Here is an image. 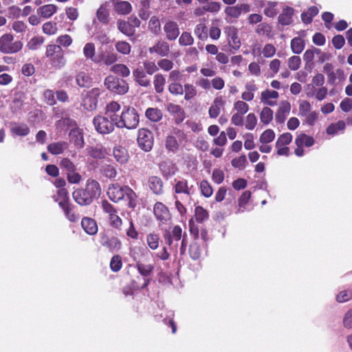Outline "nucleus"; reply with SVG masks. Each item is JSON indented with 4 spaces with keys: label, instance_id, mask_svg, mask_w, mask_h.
<instances>
[{
    "label": "nucleus",
    "instance_id": "nucleus-29",
    "mask_svg": "<svg viewBox=\"0 0 352 352\" xmlns=\"http://www.w3.org/2000/svg\"><path fill=\"white\" fill-rule=\"evenodd\" d=\"M96 54V47L95 45L93 43H87L83 47V54L84 56L93 61L95 63H99L101 61V59L99 58L95 57Z\"/></svg>",
    "mask_w": 352,
    "mask_h": 352
},
{
    "label": "nucleus",
    "instance_id": "nucleus-24",
    "mask_svg": "<svg viewBox=\"0 0 352 352\" xmlns=\"http://www.w3.org/2000/svg\"><path fill=\"white\" fill-rule=\"evenodd\" d=\"M148 186L155 195H161L164 192L163 182L161 178L157 176L150 177L148 179Z\"/></svg>",
    "mask_w": 352,
    "mask_h": 352
},
{
    "label": "nucleus",
    "instance_id": "nucleus-31",
    "mask_svg": "<svg viewBox=\"0 0 352 352\" xmlns=\"http://www.w3.org/2000/svg\"><path fill=\"white\" fill-rule=\"evenodd\" d=\"M160 170L164 177L168 178L174 175L178 168L175 164L171 162H163L160 164Z\"/></svg>",
    "mask_w": 352,
    "mask_h": 352
},
{
    "label": "nucleus",
    "instance_id": "nucleus-56",
    "mask_svg": "<svg viewBox=\"0 0 352 352\" xmlns=\"http://www.w3.org/2000/svg\"><path fill=\"white\" fill-rule=\"evenodd\" d=\"M44 42V38L42 36H34L32 38L27 44L29 50H36L41 46Z\"/></svg>",
    "mask_w": 352,
    "mask_h": 352
},
{
    "label": "nucleus",
    "instance_id": "nucleus-38",
    "mask_svg": "<svg viewBox=\"0 0 352 352\" xmlns=\"http://www.w3.org/2000/svg\"><path fill=\"white\" fill-rule=\"evenodd\" d=\"M117 23L118 30L126 36H131L135 34V30L133 29L128 21L118 20Z\"/></svg>",
    "mask_w": 352,
    "mask_h": 352
},
{
    "label": "nucleus",
    "instance_id": "nucleus-7",
    "mask_svg": "<svg viewBox=\"0 0 352 352\" xmlns=\"http://www.w3.org/2000/svg\"><path fill=\"white\" fill-rule=\"evenodd\" d=\"M102 91V89L98 87L91 89L83 97L81 105L87 111H91L96 109L98 102V98Z\"/></svg>",
    "mask_w": 352,
    "mask_h": 352
},
{
    "label": "nucleus",
    "instance_id": "nucleus-57",
    "mask_svg": "<svg viewBox=\"0 0 352 352\" xmlns=\"http://www.w3.org/2000/svg\"><path fill=\"white\" fill-rule=\"evenodd\" d=\"M100 59L103 60L106 65H111L118 60V56L115 52L109 51L102 54Z\"/></svg>",
    "mask_w": 352,
    "mask_h": 352
},
{
    "label": "nucleus",
    "instance_id": "nucleus-59",
    "mask_svg": "<svg viewBox=\"0 0 352 352\" xmlns=\"http://www.w3.org/2000/svg\"><path fill=\"white\" fill-rule=\"evenodd\" d=\"M116 50L124 54L127 55L131 52V45L126 41H118L115 45Z\"/></svg>",
    "mask_w": 352,
    "mask_h": 352
},
{
    "label": "nucleus",
    "instance_id": "nucleus-27",
    "mask_svg": "<svg viewBox=\"0 0 352 352\" xmlns=\"http://www.w3.org/2000/svg\"><path fill=\"white\" fill-rule=\"evenodd\" d=\"M67 147L68 144L66 142H57L50 144L47 148L51 154L57 155L63 153Z\"/></svg>",
    "mask_w": 352,
    "mask_h": 352
},
{
    "label": "nucleus",
    "instance_id": "nucleus-52",
    "mask_svg": "<svg viewBox=\"0 0 352 352\" xmlns=\"http://www.w3.org/2000/svg\"><path fill=\"white\" fill-rule=\"evenodd\" d=\"M159 236L156 234L150 233L146 236V243L151 250H156L159 247Z\"/></svg>",
    "mask_w": 352,
    "mask_h": 352
},
{
    "label": "nucleus",
    "instance_id": "nucleus-10",
    "mask_svg": "<svg viewBox=\"0 0 352 352\" xmlns=\"http://www.w3.org/2000/svg\"><path fill=\"white\" fill-rule=\"evenodd\" d=\"M120 104L115 101L108 103L104 109V116L109 119L116 127H118L119 119H120Z\"/></svg>",
    "mask_w": 352,
    "mask_h": 352
},
{
    "label": "nucleus",
    "instance_id": "nucleus-58",
    "mask_svg": "<svg viewBox=\"0 0 352 352\" xmlns=\"http://www.w3.org/2000/svg\"><path fill=\"white\" fill-rule=\"evenodd\" d=\"M149 30L155 34H158L161 30L160 23L159 19L153 16L148 23Z\"/></svg>",
    "mask_w": 352,
    "mask_h": 352
},
{
    "label": "nucleus",
    "instance_id": "nucleus-4",
    "mask_svg": "<svg viewBox=\"0 0 352 352\" xmlns=\"http://www.w3.org/2000/svg\"><path fill=\"white\" fill-rule=\"evenodd\" d=\"M14 37L10 34H5L0 37V52L3 54H14L23 47L20 41H13Z\"/></svg>",
    "mask_w": 352,
    "mask_h": 352
},
{
    "label": "nucleus",
    "instance_id": "nucleus-26",
    "mask_svg": "<svg viewBox=\"0 0 352 352\" xmlns=\"http://www.w3.org/2000/svg\"><path fill=\"white\" fill-rule=\"evenodd\" d=\"M319 10L316 6H311L301 13V20L305 24H310L313 21V18L316 16Z\"/></svg>",
    "mask_w": 352,
    "mask_h": 352
},
{
    "label": "nucleus",
    "instance_id": "nucleus-54",
    "mask_svg": "<svg viewBox=\"0 0 352 352\" xmlns=\"http://www.w3.org/2000/svg\"><path fill=\"white\" fill-rule=\"evenodd\" d=\"M199 188L202 195L205 197H210L213 193V189L212 186L206 180H202L200 182Z\"/></svg>",
    "mask_w": 352,
    "mask_h": 352
},
{
    "label": "nucleus",
    "instance_id": "nucleus-12",
    "mask_svg": "<svg viewBox=\"0 0 352 352\" xmlns=\"http://www.w3.org/2000/svg\"><path fill=\"white\" fill-rule=\"evenodd\" d=\"M250 10V6L247 3L237 4L234 6L226 7L225 13L232 18H239L242 13H248Z\"/></svg>",
    "mask_w": 352,
    "mask_h": 352
},
{
    "label": "nucleus",
    "instance_id": "nucleus-63",
    "mask_svg": "<svg viewBox=\"0 0 352 352\" xmlns=\"http://www.w3.org/2000/svg\"><path fill=\"white\" fill-rule=\"evenodd\" d=\"M288 67L292 71L298 70L301 65V58L298 56H291L287 61Z\"/></svg>",
    "mask_w": 352,
    "mask_h": 352
},
{
    "label": "nucleus",
    "instance_id": "nucleus-39",
    "mask_svg": "<svg viewBox=\"0 0 352 352\" xmlns=\"http://www.w3.org/2000/svg\"><path fill=\"white\" fill-rule=\"evenodd\" d=\"M115 10L119 14H128L132 10V6L130 3L125 1H118L114 5Z\"/></svg>",
    "mask_w": 352,
    "mask_h": 352
},
{
    "label": "nucleus",
    "instance_id": "nucleus-30",
    "mask_svg": "<svg viewBox=\"0 0 352 352\" xmlns=\"http://www.w3.org/2000/svg\"><path fill=\"white\" fill-rule=\"evenodd\" d=\"M57 6L54 4L44 5L37 10V13L39 16L48 19L57 11Z\"/></svg>",
    "mask_w": 352,
    "mask_h": 352
},
{
    "label": "nucleus",
    "instance_id": "nucleus-13",
    "mask_svg": "<svg viewBox=\"0 0 352 352\" xmlns=\"http://www.w3.org/2000/svg\"><path fill=\"white\" fill-rule=\"evenodd\" d=\"M124 186H121L118 184H113L108 188L107 195L111 201L118 202L124 199Z\"/></svg>",
    "mask_w": 352,
    "mask_h": 352
},
{
    "label": "nucleus",
    "instance_id": "nucleus-33",
    "mask_svg": "<svg viewBox=\"0 0 352 352\" xmlns=\"http://www.w3.org/2000/svg\"><path fill=\"white\" fill-rule=\"evenodd\" d=\"M223 105V102L221 98L214 99L213 104L209 108L208 113L211 118H216L220 114L221 107Z\"/></svg>",
    "mask_w": 352,
    "mask_h": 352
},
{
    "label": "nucleus",
    "instance_id": "nucleus-9",
    "mask_svg": "<svg viewBox=\"0 0 352 352\" xmlns=\"http://www.w3.org/2000/svg\"><path fill=\"white\" fill-rule=\"evenodd\" d=\"M137 141L138 146L145 152L150 151L153 146V133L145 128L138 130Z\"/></svg>",
    "mask_w": 352,
    "mask_h": 352
},
{
    "label": "nucleus",
    "instance_id": "nucleus-23",
    "mask_svg": "<svg viewBox=\"0 0 352 352\" xmlns=\"http://www.w3.org/2000/svg\"><path fill=\"white\" fill-rule=\"evenodd\" d=\"M135 82L140 86L147 87L151 85V80L142 68H137L133 72Z\"/></svg>",
    "mask_w": 352,
    "mask_h": 352
},
{
    "label": "nucleus",
    "instance_id": "nucleus-48",
    "mask_svg": "<svg viewBox=\"0 0 352 352\" xmlns=\"http://www.w3.org/2000/svg\"><path fill=\"white\" fill-rule=\"evenodd\" d=\"M124 197H126L129 200V205L131 208L136 206L137 195L135 192L128 186H124Z\"/></svg>",
    "mask_w": 352,
    "mask_h": 352
},
{
    "label": "nucleus",
    "instance_id": "nucleus-60",
    "mask_svg": "<svg viewBox=\"0 0 352 352\" xmlns=\"http://www.w3.org/2000/svg\"><path fill=\"white\" fill-rule=\"evenodd\" d=\"M292 140V135L289 133H285L282 134L279 136L276 142V146L277 148L286 146L289 144Z\"/></svg>",
    "mask_w": 352,
    "mask_h": 352
},
{
    "label": "nucleus",
    "instance_id": "nucleus-25",
    "mask_svg": "<svg viewBox=\"0 0 352 352\" xmlns=\"http://www.w3.org/2000/svg\"><path fill=\"white\" fill-rule=\"evenodd\" d=\"M113 155L116 160L120 164H126L129 160V153L127 150L122 146L114 148Z\"/></svg>",
    "mask_w": 352,
    "mask_h": 352
},
{
    "label": "nucleus",
    "instance_id": "nucleus-14",
    "mask_svg": "<svg viewBox=\"0 0 352 352\" xmlns=\"http://www.w3.org/2000/svg\"><path fill=\"white\" fill-rule=\"evenodd\" d=\"M164 31L166 38L168 41L175 40L179 34V29L177 23L173 21H168L164 25Z\"/></svg>",
    "mask_w": 352,
    "mask_h": 352
},
{
    "label": "nucleus",
    "instance_id": "nucleus-5",
    "mask_svg": "<svg viewBox=\"0 0 352 352\" xmlns=\"http://www.w3.org/2000/svg\"><path fill=\"white\" fill-rule=\"evenodd\" d=\"M104 84L107 89L118 94H124L129 89L128 85L124 80L112 75L105 78Z\"/></svg>",
    "mask_w": 352,
    "mask_h": 352
},
{
    "label": "nucleus",
    "instance_id": "nucleus-64",
    "mask_svg": "<svg viewBox=\"0 0 352 352\" xmlns=\"http://www.w3.org/2000/svg\"><path fill=\"white\" fill-rule=\"evenodd\" d=\"M184 91L185 92L184 98L186 100H190L194 98L197 94L195 87L190 84H185L184 87Z\"/></svg>",
    "mask_w": 352,
    "mask_h": 352
},
{
    "label": "nucleus",
    "instance_id": "nucleus-2",
    "mask_svg": "<svg viewBox=\"0 0 352 352\" xmlns=\"http://www.w3.org/2000/svg\"><path fill=\"white\" fill-rule=\"evenodd\" d=\"M119 129L126 128L127 129H135L138 127L140 118L136 109L129 106H124L120 112L119 119Z\"/></svg>",
    "mask_w": 352,
    "mask_h": 352
},
{
    "label": "nucleus",
    "instance_id": "nucleus-3",
    "mask_svg": "<svg viewBox=\"0 0 352 352\" xmlns=\"http://www.w3.org/2000/svg\"><path fill=\"white\" fill-rule=\"evenodd\" d=\"M45 56L49 59L51 65L54 68L60 69L66 64L64 51L59 45H48L46 48Z\"/></svg>",
    "mask_w": 352,
    "mask_h": 352
},
{
    "label": "nucleus",
    "instance_id": "nucleus-16",
    "mask_svg": "<svg viewBox=\"0 0 352 352\" xmlns=\"http://www.w3.org/2000/svg\"><path fill=\"white\" fill-rule=\"evenodd\" d=\"M150 54L155 53L160 56H167L170 53L169 44L164 41H158L153 47L148 48Z\"/></svg>",
    "mask_w": 352,
    "mask_h": 352
},
{
    "label": "nucleus",
    "instance_id": "nucleus-20",
    "mask_svg": "<svg viewBox=\"0 0 352 352\" xmlns=\"http://www.w3.org/2000/svg\"><path fill=\"white\" fill-rule=\"evenodd\" d=\"M59 206L63 209L67 219L71 222H76L80 219V216L73 211L74 206L69 202L59 201Z\"/></svg>",
    "mask_w": 352,
    "mask_h": 352
},
{
    "label": "nucleus",
    "instance_id": "nucleus-53",
    "mask_svg": "<svg viewBox=\"0 0 352 352\" xmlns=\"http://www.w3.org/2000/svg\"><path fill=\"white\" fill-rule=\"evenodd\" d=\"M278 3L276 1H268L267 3V7L264 9V14L270 18L274 17L278 12L276 10V7L277 6Z\"/></svg>",
    "mask_w": 352,
    "mask_h": 352
},
{
    "label": "nucleus",
    "instance_id": "nucleus-62",
    "mask_svg": "<svg viewBox=\"0 0 352 352\" xmlns=\"http://www.w3.org/2000/svg\"><path fill=\"white\" fill-rule=\"evenodd\" d=\"M194 43V38L189 32H184L179 38V43L182 46L191 45Z\"/></svg>",
    "mask_w": 352,
    "mask_h": 352
},
{
    "label": "nucleus",
    "instance_id": "nucleus-43",
    "mask_svg": "<svg viewBox=\"0 0 352 352\" xmlns=\"http://www.w3.org/2000/svg\"><path fill=\"white\" fill-rule=\"evenodd\" d=\"M165 146L168 151L176 152L179 148L176 138L173 135H168L166 138Z\"/></svg>",
    "mask_w": 352,
    "mask_h": 352
},
{
    "label": "nucleus",
    "instance_id": "nucleus-46",
    "mask_svg": "<svg viewBox=\"0 0 352 352\" xmlns=\"http://www.w3.org/2000/svg\"><path fill=\"white\" fill-rule=\"evenodd\" d=\"M345 122L342 120H340L336 123L330 124L327 128V133L329 135H336L339 131H344L345 129Z\"/></svg>",
    "mask_w": 352,
    "mask_h": 352
},
{
    "label": "nucleus",
    "instance_id": "nucleus-1",
    "mask_svg": "<svg viewBox=\"0 0 352 352\" xmlns=\"http://www.w3.org/2000/svg\"><path fill=\"white\" fill-rule=\"evenodd\" d=\"M165 243L169 247V250L177 254L179 243L182 239L179 248L180 254H184L187 246L186 236H182V229L179 226H175L170 232H166L164 235Z\"/></svg>",
    "mask_w": 352,
    "mask_h": 352
},
{
    "label": "nucleus",
    "instance_id": "nucleus-37",
    "mask_svg": "<svg viewBox=\"0 0 352 352\" xmlns=\"http://www.w3.org/2000/svg\"><path fill=\"white\" fill-rule=\"evenodd\" d=\"M107 3H104L100 6L96 12V16L100 22L107 24L109 21V12L107 8Z\"/></svg>",
    "mask_w": 352,
    "mask_h": 352
},
{
    "label": "nucleus",
    "instance_id": "nucleus-8",
    "mask_svg": "<svg viewBox=\"0 0 352 352\" xmlns=\"http://www.w3.org/2000/svg\"><path fill=\"white\" fill-rule=\"evenodd\" d=\"M224 33L226 34L227 41L230 49L223 50L228 52L230 54H234L239 50L241 45L240 38L238 36V30L234 26H228L224 29Z\"/></svg>",
    "mask_w": 352,
    "mask_h": 352
},
{
    "label": "nucleus",
    "instance_id": "nucleus-47",
    "mask_svg": "<svg viewBox=\"0 0 352 352\" xmlns=\"http://www.w3.org/2000/svg\"><path fill=\"white\" fill-rule=\"evenodd\" d=\"M76 81L77 85L81 87H89L91 85V78L85 72L78 73L76 77Z\"/></svg>",
    "mask_w": 352,
    "mask_h": 352
},
{
    "label": "nucleus",
    "instance_id": "nucleus-19",
    "mask_svg": "<svg viewBox=\"0 0 352 352\" xmlns=\"http://www.w3.org/2000/svg\"><path fill=\"white\" fill-rule=\"evenodd\" d=\"M175 184L174 186V191L177 194H185L190 195L193 193V186H188L186 179H175Z\"/></svg>",
    "mask_w": 352,
    "mask_h": 352
},
{
    "label": "nucleus",
    "instance_id": "nucleus-18",
    "mask_svg": "<svg viewBox=\"0 0 352 352\" xmlns=\"http://www.w3.org/2000/svg\"><path fill=\"white\" fill-rule=\"evenodd\" d=\"M153 212L157 220L165 223L170 217L169 211L167 207L162 202H157L154 205Z\"/></svg>",
    "mask_w": 352,
    "mask_h": 352
},
{
    "label": "nucleus",
    "instance_id": "nucleus-40",
    "mask_svg": "<svg viewBox=\"0 0 352 352\" xmlns=\"http://www.w3.org/2000/svg\"><path fill=\"white\" fill-rule=\"evenodd\" d=\"M296 146H311L314 144V139L305 133H301L295 140Z\"/></svg>",
    "mask_w": 352,
    "mask_h": 352
},
{
    "label": "nucleus",
    "instance_id": "nucleus-6",
    "mask_svg": "<svg viewBox=\"0 0 352 352\" xmlns=\"http://www.w3.org/2000/svg\"><path fill=\"white\" fill-rule=\"evenodd\" d=\"M93 124L96 131L102 135L112 133L116 126L104 115H98L93 119Z\"/></svg>",
    "mask_w": 352,
    "mask_h": 352
},
{
    "label": "nucleus",
    "instance_id": "nucleus-32",
    "mask_svg": "<svg viewBox=\"0 0 352 352\" xmlns=\"http://www.w3.org/2000/svg\"><path fill=\"white\" fill-rule=\"evenodd\" d=\"M135 267L142 276L148 277L153 273L155 267L153 264H145L140 261H137Z\"/></svg>",
    "mask_w": 352,
    "mask_h": 352
},
{
    "label": "nucleus",
    "instance_id": "nucleus-41",
    "mask_svg": "<svg viewBox=\"0 0 352 352\" xmlns=\"http://www.w3.org/2000/svg\"><path fill=\"white\" fill-rule=\"evenodd\" d=\"M166 83V79L164 76L161 74L155 75L153 80V85L156 93L161 94L164 91V85Z\"/></svg>",
    "mask_w": 352,
    "mask_h": 352
},
{
    "label": "nucleus",
    "instance_id": "nucleus-36",
    "mask_svg": "<svg viewBox=\"0 0 352 352\" xmlns=\"http://www.w3.org/2000/svg\"><path fill=\"white\" fill-rule=\"evenodd\" d=\"M305 41L300 37H294L291 41V50L294 54H300L305 49Z\"/></svg>",
    "mask_w": 352,
    "mask_h": 352
},
{
    "label": "nucleus",
    "instance_id": "nucleus-22",
    "mask_svg": "<svg viewBox=\"0 0 352 352\" xmlns=\"http://www.w3.org/2000/svg\"><path fill=\"white\" fill-rule=\"evenodd\" d=\"M91 198L94 200L98 197L101 193L100 186L99 183L94 179H88L85 189Z\"/></svg>",
    "mask_w": 352,
    "mask_h": 352
},
{
    "label": "nucleus",
    "instance_id": "nucleus-28",
    "mask_svg": "<svg viewBox=\"0 0 352 352\" xmlns=\"http://www.w3.org/2000/svg\"><path fill=\"white\" fill-rule=\"evenodd\" d=\"M291 109L290 104L288 102H285L281 104L276 114V120L277 122L283 123L285 122L287 114Z\"/></svg>",
    "mask_w": 352,
    "mask_h": 352
},
{
    "label": "nucleus",
    "instance_id": "nucleus-11",
    "mask_svg": "<svg viewBox=\"0 0 352 352\" xmlns=\"http://www.w3.org/2000/svg\"><path fill=\"white\" fill-rule=\"evenodd\" d=\"M295 10L290 6H285L283 8L281 13L278 16V24L286 26L290 25L294 22Z\"/></svg>",
    "mask_w": 352,
    "mask_h": 352
},
{
    "label": "nucleus",
    "instance_id": "nucleus-51",
    "mask_svg": "<svg viewBox=\"0 0 352 352\" xmlns=\"http://www.w3.org/2000/svg\"><path fill=\"white\" fill-rule=\"evenodd\" d=\"M195 34L201 40L208 38V32L206 25L203 23L197 24L195 28Z\"/></svg>",
    "mask_w": 352,
    "mask_h": 352
},
{
    "label": "nucleus",
    "instance_id": "nucleus-17",
    "mask_svg": "<svg viewBox=\"0 0 352 352\" xmlns=\"http://www.w3.org/2000/svg\"><path fill=\"white\" fill-rule=\"evenodd\" d=\"M75 201L80 206L89 205L94 201L85 189H77L72 193Z\"/></svg>",
    "mask_w": 352,
    "mask_h": 352
},
{
    "label": "nucleus",
    "instance_id": "nucleus-35",
    "mask_svg": "<svg viewBox=\"0 0 352 352\" xmlns=\"http://www.w3.org/2000/svg\"><path fill=\"white\" fill-rule=\"evenodd\" d=\"M278 98V93L276 91H270V90H265L261 93V101L265 104L274 106L276 104V102L270 100V98L276 99Z\"/></svg>",
    "mask_w": 352,
    "mask_h": 352
},
{
    "label": "nucleus",
    "instance_id": "nucleus-45",
    "mask_svg": "<svg viewBox=\"0 0 352 352\" xmlns=\"http://www.w3.org/2000/svg\"><path fill=\"white\" fill-rule=\"evenodd\" d=\"M111 72L122 77H127L130 75V69L124 64H116L111 67Z\"/></svg>",
    "mask_w": 352,
    "mask_h": 352
},
{
    "label": "nucleus",
    "instance_id": "nucleus-50",
    "mask_svg": "<svg viewBox=\"0 0 352 352\" xmlns=\"http://www.w3.org/2000/svg\"><path fill=\"white\" fill-rule=\"evenodd\" d=\"M251 197V192L249 190H246L242 193L239 199V210L238 212H243L245 209V206L248 204L249 199Z\"/></svg>",
    "mask_w": 352,
    "mask_h": 352
},
{
    "label": "nucleus",
    "instance_id": "nucleus-55",
    "mask_svg": "<svg viewBox=\"0 0 352 352\" xmlns=\"http://www.w3.org/2000/svg\"><path fill=\"white\" fill-rule=\"evenodd\" d=\"M275 138V133L272 129L265 130L260 136L259 141L262 144H267L272 142Z\"/></svg>",
    "mask_w": 352,
    "mask_h": 352
},
{
    "label": "nucleus",
    "instance_id": "nucleus-44",
    "mask_svg": "<svg viewBox=\"0 0 352 352\" xmlns=\"http://www.w3.org/2000/svg\"><path fill=\"white\" fill-rule=\"evenodd\" d=\"M209 214L206 210L201 206H197L195 210V218L198 223H203L208 219Z\"/></svg>",
    "mask_w": 352,
    "mask_h": 352
},
{
    "label": "nucleus",
    "instance_id": "nucleus-21",
    "mask_svg": "<svg viewBox=\"0 0 352 352\" xmlns=\"http://www.w3.org/2000/svg\"><path fill=\"white\" fill-rule=\"evenodd\" d=\"M81 226L85 232L89 235H94L98 232L96 221L90 217H83L81 220Z\"/></svg>",
    "mask_w": 352,
    "mask_h": 352
},
{
    "label": "nucleus",
    "instance_id": "nucleus-42",
    "mask_svg": "<svg viewBox=\"0 0 352 352\" xmlns=\"http://www.w3.org/2000/svg\"><path fill=\"white\" fill-rule=\"evenodd\" d=\"M88 154L94 158L102 159L107 155L105 148L102 146H96L95 147H91L88 150Z\"/></svg>",
    "mask_w": 352,
    "mask_h": 352
},
{
    "label": "nucleus",
    "instance_id": "nucleus-34",
    "mask_svg": "<svg viewBox=\"0 0 352 352\" xmlns=\"http://www.w3.org/2000/svg\"><path fill=\"white\" fill-rule=\"evenodd\" d=\"M145 116L153 122H157L162 118L163 114L157 108H148L145 111Z\"/></svg>",
    "mask_w": 352,
    "mask_h": 352
},
{
    "label": "nucleus",
    "instance_id": "nucleus-15",
    "mask_svg": "<svg viewBox=\"0 0 352 352\" xmlns=\"http://www.w3.org/2000/svg\"><path fill=\"white\" fill-rule=\"evenodd\" d=\"M100 244L111 251L118 250L121 248V242L117 237H109L107 234L100 236Z\"/></svg>",
    "mask_w": 352,
    "mask_h": 352
},
{
    "label": "nucleus",
    "instance_id": "nucleus-49",
    "mask_svg": "<svg viewBox=\"0 0 352 352\" xmlns=\"http://www.w3.org/2000/svg\"><path fill=\"white\" fill-rule=\"evenodd\" d=\"M261 122L268 124L273 119V111L269 107H264L260 114Z\"/></svg>",
    "mask_w": 352,
    "mask_h": 352
},
{
    "label": "nucleus",
    "instance_id": "nucleus-61",
    "mask_svg": "<svg viewBox=\"0 0 352 352\" xmlns=\"http://www.w3.org/2000/svg\"><path fill=\"white\" fill-rule=\"evenodd\" d=\"M257 124V118L254 113H250L245 120V126L248 130H253Z\"/></svg>",
    "mask_w": 352,
    "mask_h": 352
}]
</instances>
